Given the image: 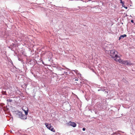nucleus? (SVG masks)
I'll list each match as a JSON object with an SVG mask.
<instances>
[{
    "label": "nucleus",
    "instance_id": "1",
    "mask_svg": "<svg viewBox=\"0 0 135 135\" xmlns=\"http://www.w3.org/2000/svg\"><path fill=\"white\" fill-rule=\"evenodd\" d=\"M117 52L114 50H112L110 51V56L115 60L118 61L120 60V58L117 55Z\"/></svg>",
    "mask_w": 135,
    "mask_h": 135
},
{
    "label": "nucleus",
    "instance_id": "2",
    "mask_svg": "<svg viewBox=\"0 0 135 135\" xmlns=\"http://www.w3.org/2000/svg\"><path fill=\"white\" fill-rule=\"evenodd\" d=\"M16 114L18 115L19 118L25 120L27 118V116L22 114V112L19 111H16Z\"/></svg>",
    "mask_w": 135,
    "mask_h": 135
},
{
    "label": "nucleus",
    "instance_id": "3",
    "mask_svg": "<svg viewBox=\"0 0 135 135\" xmlns=\"http://www.w3.org/2000/svg\"><path fill=\"white\" fill-rule=\"evenodd\" d=\"M45 125L47 128L49 129L50 130L53 132H55V130L54 129L53 127L50 124L46 123Z\"/></svg>",
    "mask_w": 135,
    "mask_h": 135
},
{
    "label": "nucleus",
    "instance_id": "4",
    "mask_svg": "<svg viewBox=\"0 0 135 135\" xmlns=\"http://www.w3.org/2000/svg\"><path fill=\"white\" fill-rule=\"evenodd\" d=\"M67 125L68 126H71L75 127L76 126V124L74 122H72L71 121L69 122L68 123H66Z\"/></svg>",
    "mask_w": 135,
    "mask_h": 135
},
{
    "label": "nucleus",
    "instance_id": "5",
    "mask_svg": "<svg viewBox=\"0 0 135 135\" xmlns=\"http://www.w3.org/2000/svg\"><path fill=\"white\" fill-rule=\"evenodd\" d=\"M119 62H120L121 63H122L123 64H126L127 65H129L128 61H123L122 60H119Z\"/></svg>",
    "mask_w": 135,
    "mask_h": 135
},
{
    "label": "nucleus",
    "instance_id": "6",
    "mask_svg": "<svg viewBox=\"0 0 135 135\" xmlns=\"http://www.w3.org/2000/svg\"><path fill=\"white\" fill-rule=\"evenodd\" d=\"M127 36V35L126 34H124L123 35H121L120 37H119V40H120L121 39H123L124 37H126Z\"/></svg>",
    "mask_w": 135,
    "mask_h": 135
},
{
    "label": "nucleus",
    "instance_id": "7",
    "mask_svg": "<svg viewBox=\"0 0 135 135\" xmlns=\"http://www.w3.org/2000/svg\"><path fill=\"white\" fill-rule=\"evenodd\" d=\"M27 109L28 108H27ZM22 110L24 111L25 112V115H26V116H27V115L28 114V109H27L26 110H24V108H23L22 109Z\"/></svg>",
    "mask_w": 135,
    "mask_h": 135
},
{
    "label": "nucleus",
    "instance_id": "8",
    "mask_svg": "<svg viewBox=\"0 0 135 135\" xmlns=\"http://www.w3.org/2000/svg\"><path fill=\"white\" fill-rule=\"evenodd\" d=\"M58 69V70L59 71H61L62 70H64V69H63L62 68H61V67H59L57 68Z\"/></svg>",
    "mask_w": 135,
    "mask_h": 135
},
{
    "label": "nucleus",
    "instance_id": "9",
    "mask_svg": "<svg viewBox=\"0 0 135 135\" xmlns=\"http://www.w3.org/2000/svg\"><path fill=\"white\" fill-rule=\"evenodd\" d=\"M66 73V72H65V71H62V73H59L60 74H59V75H64V74Z\"/></svg>",
    "mask_w": 135,
    "mask_h": 135
},
{
    "label": "nucleus",
    "instance_id": "10",
    "mask_svg": "<svg viewBox=\"0 0 135 135\" xmlns=\"http://www.w3.org/2000/svg\"><path fill=\"white\" fill-rule=\"evenodd\" d=\"M7 101L8 102H12V99H7Z\"/></svg>",
    "mask_w": 135,
    "mask_h": 135
},
{
    "label": "nucleus",
    "instance_id": "11",
    "mask_svg": "<svg viewBox=\"0 0 135 135\" xmlns=\"http://www.w3.org/2000/svg\"><path fill=\"white\" fill-rule=\"evenodd\" d=\"M73 71H74L76 74H78V71L76 70H73Z\"/></svg>",
    "mask_w": 135,
    "mask_h": 135
},
{
    "label": "nucleus",
    "instance_id": "12",
    "mask_svg": "<svg viewBox=\"0 0 135 135\" xmlns=\"http://www.w3.org/2000/svg\"><path fill=\"white\" fill-rule=\"evenodd\" d=\"M124 2H123V3H122V6L123 7H124V6H125V5L124 4Z\"/></svg>",
    "mask_w": 135,
    "mask_h": 135
},
{
    "label": "nucleus",
    "instance_id": "13",
    "mask_svg": "<svg viewBox=\"0 0 135 135\" xmlns=\"http://www.w3.org/2000/svg\"><path fill=\"white\" fill-rule=\"evenodd\" d=\"M120 3H123V2L122 1V0H120Z\"/></svg>",
    "mask_w": 135,
    "mask_h": 135
},
{
    "label": "nucleus",
    "instance_id": "14",
    "mask_svg": "<svg viewBox=\"0 0 135 135\" xmlns=\"http://www.w3.org/2000/svg\"><path fill=\"white\" fill-rule=\"evenodd\" d=\"M131 22H132V23H134V21H133V20H131Z\"/></svg>",
    "mask_w": 135,
    "mask_h": 135
},
{
    "label": "nucleus",
    "instance_id": "15",
    "mask_svg": "<svg viewBox=\"0 0 135 135\" xmlns=\"http://www.w3.org/2000/svg\"><path fill=\"white\" fill-rule=\"evenodd\" d=\"M83 131H85V128H83Z\"/></svg>",
    "mask_w": 135,
    "mask_h": 135
},
{
    "label": "nucleus",
    "instance_id": "16",
    "mask_svg": "<svg viewBox=\"0 0 135 135\" xmlns=\"http://www.w3.org/2000/svg\"><path fill=\"white\" fill-rule=\"evenodd\" d=\"M124 7L126 9H127L128 8V7H127L124 6Z\"/></svg>",
    "mask_w": 135,
    "mask_h": 135
},
{
    "label": "nucleus",
    "instance_id": "17",
    "mask_svg": "<svg viewBox=\"0 0 135 135\" xmlns=\"http://www.w3.org/2000/svg\"><path fill=\"white\" fill-rule=\"evenodd\" d=\"M78 75H81V74H80V73H78Z\"/></svg>",
    "mask_w": 135,
    "mask_h": 135
},
{
    "label": "nucleus",
    "instance_id": "18",
    "mask_svg": "<svg viewBox=\"0 0 135 135\" xmlns=\"http://www.w3.org/2000/svg\"><path fill=\"white\" fill-rule=\"evenodd\" d=\"M6 93V92H4V93L3 94H5V93Z\"/></svg>",
    "mask_w": 135,
    "mask_h": 135
},
{
    "label": "nucleus",
    "instance_id": "19",
    "mask_svg": "<svg viewBox=\"0 0 135 135\" xmlns=\"http://www.w3.org/2000/svg\"><path fill=\"white\" fill-rule=\"evenodd\" d=\"M78 80L77 79H76L75 80V81H78Z\"/></svg>",
    "mask_w": 135,
    "mask_h": 135
},
{
    "label": "nucleus",
    "instance_id": "20",
    "mask_svg": "<svg viewBox=\"0 0 135 135\" xmlns=\"http://www.w3.org/2000/svg\"><path fill=\"white\" fill-rule=\"evenodd\" d=\"M23 135H27L26 134H24Z\"/></svg>",
    "mask_w": 135,
    "mask_h": 135
},
{
    "label": "nucleus",
    "instance_id": "21",
    "mask_svg": "<svg viewBox=\"0 0 135 135\" xmlns=\"http://www.w3.org/2000/svg\"><path fill=\"white\" fill-rule=\"evenodd\" d=\"M134 25H135V23L134 24Z\"/></svg>",
    "mask_w": 135,
    "mask_h": 135
}]
</instances>
